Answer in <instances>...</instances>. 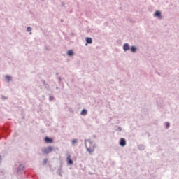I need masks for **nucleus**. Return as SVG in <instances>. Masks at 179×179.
<instances>
[{
  "label": "nucleus",
  "instance_id": "f8f14e48",
  "mask_svg": "<svg viewBox=\"0 0 179 179\" xmlns=\"http://www.w3.org/2000/svg\"><path fill=\"white\" fill-rule=\"evenodd\" d=\"M6 80H8V82H9V80H10V76H6Z\"/></svg>",
  "mask_w": 179,
  "mask_h": 179
},
{
  "label": "nucleus",
  "instance_id": "9d476101",
  "mask_svg": "<svg viewBox=\"0 0 179 179\" xmlns=\"http://www.w3.org/2000/svg\"><path fill=\"white\" fill-rule=\"evenodd\" d=\"M86 114H87V110H86L85 109H83L81 111V115H86Z\"/></svg>",
  "mask_w": 179,
  "mask_h": 179
},
{
  "label": "nucleus",
  "instance_id": "39448f33",
  "mask_svg": "<svg viewBox=\"0 0 179 179\" xmlns=\"http://www.w3.org/2000/svg\"><path fill=\"white\" fill-rule=\"evenodd\" d=\"M67 162H68V164H73V161H72L71 159V155H67Z\"/></svg>",
  "mask_w": 179,
  "mask_h": 179
},
{
  "label": "nucleus",
  "instance_id": "dca6fc26",
  "mask_svg": "<svg viewBox=\"0 0 179 179\" xmlns=\"http://www.w3.org/2000/svg\"><path fill=\"white\" fill-rule=\"evenodd\" d=\"M77 141L76 139L72 141V143L73 145H75V143H76Z\"/></svg>",
  "mask_w": 179,
  "mask_h": 179
},
{
  "label": "nucleus",
  "instance_id": "9b49d317",
  "mask_svg": "<svg viewBox=\"0 0 179 179\" xmlns=\"http://www.w3.org/2000/svg\"><path fill=\"white\" fill-rule=\"evenodd\" d=\"M131 51L132 52H135V51H136V48L135 46H132V47L131 48Z\"/></svg>",
  "mask_w": 179,
  "mask_h": 179
},
{
  "label": "nucleus",
  "instance_id": "f3484780",
  "mask_svg": "<svg viewBox=\"0 0 179 179\" xmlns=\"http://www.w3.org/2000/svg\"><path fill=\"white\" fill-rule=\"evenodd\" d=\"M47 162H48V159H45L44 161H43V163L45 164L47 163Z\"/></svg>",
  "mask_w": 179,
  "mask_h": 179
},
{
  "label": "nucleus",
  "instance_id": "f257e3e1",
  "mask_svg": "<svg viewBox=\"0 0 179 179\" xmlns=\"http://www.w3.org/2000/svg\"><path fill=\"white\" fill-rule=\"evenodd\" d=\"M85 147L87 148V152H89V153H93V152H94L95 145H94V144H93L92 141L86 140L85 141Z\"/></svg>",
  "mask_w": 179,
  "mask_h": 179
},
{
  "label": "nucleus",
  "instance_id": "4468645a",
  "mask_svg": "<svg viewBox=\"0 0 179 179\" xmlns=\"http://www.w3.org/2000/svg\"><path fill=\"white\" fill-rule=\"evenodd\" d=\"M27 31H31V27H28L27 29Z\"/></svg>",
  "mask_w": 179,
  "mask_h": 179
},
{
  "label": "nucleus",
  "instance_id": "f03ea898",
  "mask_svg": "<svg viewBox=\"0 0 179 179\" xmlns=\"http://www.w3.org/2000/svg\"><path fill=\"white\" fill-rule=\"evenodd\" d=\"M54 148H52V147L51 146H49V147H47L46 148H44L43 150V152L45 154V155H48V153H51V152H52Z\"/></svg>",
  "mask_w": 179,
  "mask_h": 179
},
{
  "label": "nucleus",
  "instance_id": "a211bd4d",
  "mask_svg": "<svg viewBox=\"0 0 179 179\" xmlns=\"http://www.w3.org/2000/svg\"><path fill=\"white\" fill-rule=\"evenodd\" d=\"M0 160H1V156H0Z\"/></svg>",
  "mask_w": 179,
  "mask_h": 179
},
{
  "label": "nucleus",
  "instance_id": "ddd939ff",
  "mask_svg": "<svg viewBox=\"0 0 179 179\" xmlns=\"http://www.w3.org/2000/svg\"><path fill=\"white\" fill-rule=\"evenodd\" d=\"M19 167L21 170H23L24 169V166H23V164H20Z\"/></svg>",
  "mask_w": 179,
  "mask_h": 179
},
{
  "label": "nucleus",
  "instance_id": "2eb2a0df",
  "mask_svg": "<svg viewBox=\"0 0 179 179\" xmlns=\"http://www.w3.org/2000/svg\"><path fill=\"white\" fill-rule=\"evenodd\" d=\"M170 127V124L169 123H166V128H169Z\"/></svg>",
  "mask_w": 179,
  "mask_h": 179
},
{
  "label": "nucleus",
  "instance_id": "0eeeda50",
  "mask_svg": "<svg viewBox=\"0 0 179 179\" xmlns=\"http://www.w3.org/2000/svg\"><path fill=\"white\" fill-rule=\"evenodd\" d=\"M123 48L124 51H128V50H129V45H128V43H125L123 46Z\"/></svg>",
  "mask_w": 179,
  "mask_h": 179
},
{
  "label": "nucleus",
  "instance_id": "20e7f679",
  "mask_svg": "<svg viewBox=\"0 0 179 179\" xmlns=\"http://www.w3.org/2000/svg\"><path fill=\"white\" fill-rule=\"evenodd\" d=\"M52 138H48V137H45V142L46 143H52Z\"/></svg>",
  "mask_w": 179,
  "mask_h": 179
},
{
  "label": "nucleus",
  "instance_id": "6e6552de",
  "mask_svg": "<svg viewBox=\"0 0 179 179\" xmlns=\"http://www.w3.org/2000/svg\"><path fill=\"white\" fill-rule=\"evenodd\" d=\"M86 42L87 44H92V43H93V40L92 38H86Z\"/></svg>",
  "mask_w": 179,
  "mask_h": 179
},
{
  "label": "nucleus",
  "instance_id": "423d86ee",
  "mask_svg": "<svg viewBox=\"0 0 179 179\" xmlns=\"http://www.w3.org/2000/svg\"><path fill=\"white\" fill-rule=\"evenodd\" d=\"M155 16L159 17V19H162V13H160V11H156Z\"/></svg>",
  "mask_w": 179,
  "mask_h": 179
},
{
  "label": "nucleus",
  "instance_id": "1a4fd4ad",
  "mask_svg": "<svg viewBox=\"0 0 179 179\" xmlns=\"http://www.w3.org/2000/svg\"><path fill=\"white\" fill-rule=\"evenodd\" d=\"M67 55L69 56V57H72V55H73V50H69L67 52Z\"/></svg>",
  "mask_w": 179,
  "mask_h": 179
},
{
  "label": "nucleus",
  "instance_id": "7ed1b4c3",
  "mask_svg": "<svg viewBox=\"0 0 179 179\" xmlns=\"http://www.w3.org/2000/svg\"><path fill=\"white\" fill-rule=\"evenodd\" d=\"M120 146H125V145H127V141H125V138H121L120 139Z\"/></svg>",
  "mask_w": 179,
  "mask_h": 179
}]
</instances>
